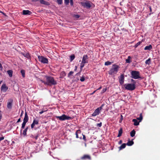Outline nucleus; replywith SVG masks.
Here are the masks:
<instances>
[{"label": "nucleus", "instance_id": "a878e982", "mask_svg": "<svg viewBox=\"0 0 160 160\" xmlns=\"http://www.w3.org/2000/svg\"><path fill=\"white\" fill-rule=\"evenodd\" d=\"M136 132L134 129H133L131 132H130V136L131 137H133L135 134Z\"/></svg>", "mask_w": 160, "mask_h": 160}, {"label": "nucleus", "instance_id": "79ce46f5", "mask_svg": "<svg viewBox=\"0 0 160 160\" xmlns=\"http://www.w3.org/2000/svg\"><path fill=\"white\" fill-rule=\"evenodd\" d=\"M102 125V122H100L99 123H97V126L99 127H100Z\"/></svg>", "mask_w": 160, "mask_h": 160}, {"label": "nucleus", "instance_id": "20e7f679", "mask_svg": "<svg viewBox=\"0 0 160 160\" xmlns=\"http://www.w3.org/2000/svg\"><path fill=\"white\" fill-rule=\"evenodd\" d=\"M56 118L60 121H64L66 120H71L72 118L69 116H67L65 114H62L61 116H56Z\"/></svg>", "mask_w": 160, "mask_h": 160}, {"label": "nucleus", "instance_id": "473e14b6", "mask_svg": "<svg viewBox=\"0 0 160 160\" xmlns=\"http://www.w3.org/2000/svg\"><path fill=\"white\" fill-rule=\"evenodd\" d=\"M75 56L74 55H72L70 56V61L72 62L75 58Z\"/></svg>", "mask_w": 160, "mask_h": 160}, {"label": "nucleus", "instance_id": "0eeeda50", "mask_svg": "<svg viewBox=\"0 0 160 160\" xmlns=\"http://www.w3.org/2000/svg\"><path fill=\"white\" fill-rule=\"evenodd\" d=\"M38 58L39 60L43 63L47 64L48 63V59L42 56H38Z\"/></svg>", "mask_w": 160, "mask_h": 160}, {"label": "nucleus", "instance_id": "6e6d98bb", "mask_svg": "<svg viewBox=\"0 0 160 160\" xmlns=\"http://www.w3.org/2000/svg\"><path fill=\"white\" fill-rule=\"evenodd\" d=\"M75 17L77 18H79V16L78 15H75Z\"/></svg>", "mask_w": 160, "mask_h": 160}, {"label": "nucleus", "instance_id": "f8f14e48", "mask_svg": "<svg viewBox=\"0 0 160 160\" xmlns=\"http://www.w3.org/2000/svg\"><path fill=\"white\" fill-rule=\"evenodd\" d=\"M82 160H91V156L88 155H84L81 158Z\"/></svg>", "mask_w": 160, "mask_h": 160}, {"label": "nucleus", "instance_id": "c03bdc74", "mask_svg": "<svg viewBox=\"0 0 160 160\" xmlns=\"http://www.w3.org/2000/svg\"><path fill=\"white\" fill-rule=\"evenodd\" d=\"M73 73V72L72 71L70 72L68 74V76H69L70 75H72Z\"/></svg>", "mask_w": 160, "mask_h": 160}, {"label": "nucleus", "instance_id": "603ef678", "mask_svg": "<svg viewBox=\"0 0 160 160\" xmlns=\"http://www.w3.org/2000/svg\"><path fill=\"white\" fill-rule=\"evenodd\" d=\"M23 111L22 110V112H21V114H20V117H21L22 116L23 114Z\"/></svg>", "mask_w": 160, "mask_h": 160}, {"label": "nucleus", "instance_id": "f704fd0d", "mask_svg": "<svg viewBox=\"0 0 160 160\" xmlns=\"http://www.w3.org/2000/svg\"><path fill=\"white\" fill-rule=\"evenodd\" d=\"M141 43V41H140L138 43H137L134 46V47L135 48H136Z\"/></svg>", "mask_w": 160, "mask_h": 160}, {"label": "nucleus", "instance_id": "1a4fd4ad", "mask_svg": "<svg viewBox=\"0 0 160 160\" xmlns=\"http://www.w3.org/2000/svg\"><path fill=\"white\" fill-rule=\"evenodd\" d=\"M76 137L77 138H79L80 139H82V134L81 133L80 130H77L75 132Z\"/></svg>", "mask_w": 160, "mask_h": 160}, {"label": "nucleus", "instance_id": "cd10ccee", "mask_svg": "<svg viewBox=\"0 0 160 160\" xmlns=\"http://www.w3.org/2000/svg\"><path fill=\"white\" fill-rule=\"evenodd\" d=\"M23 55L25 57H26L28 59H29L30 58V55L28 53H27L25 54H23Z\"/></svg>", "mask_w": 160, "mask_h": 160}, {"label": "nucleus", "instance_id": "58836bf2", "mask_svg": "<svg viewBox=\"0 0 160 160\" xmlns=\"http://www.w3.org/2000/svg\"><path fill=\"white\" fill-rule=\"evenodd\" d=\"M69 2V0H64V3L66 5L68 4Z\"/></svg>", "mask_w": 160, "mask_h": 160}, {"label": "nucleus", "instance_id": "4d7b16f0", "mask_svg": "<svg viewBox=\"0 0 160 160\" xmlns=\"http://www.w3.org/2000/svg\"><path fill=\"white\" fill-rule=\"evenodd\" d=\"M77 66H75V71H76L77 69Z\"/></svg>", "mask_w": 160, "mask_h": 160}, {"label": "nucleus", "instance_id": "9b49d317", "mask_svg": "<svg viewBox=\"0 0 160 160\" xmlns=\"http://www.w3.org/2000/svg\"><path fill=\"white\" fill-rule=\"evenodd\" d=\"M39 123V120L36 119L35 118H33L32 123L31 124V128L32 129L34 128L35 125H38Z\"/></svg>", "mask_w": 160, "mask_h": 160}, {"label": "nucleus", "instance_id": "ea45409f", "mask_svg": "<svg viewBox=\"0 0 160 160\" xmlns=\"http://www.w3.org/2000/svg\"><path fill=\"white\" fill-rule=\"evenodd\" d=\"M107 90V89L106 88H103V89L102 90V91L101 93H104Z\"/></svg>", "mask_w": 160, "mask_h": 160}, {"label": "nucleus", "instance_id": "c9c22d12", "mask_svg": "<svg viewBox=\"0 0 160 160\" xmlns=\"http://www.w3.org/2000/svg\"><path fill=\"white\" fill-rule=\"evenodd\" d=\"M85 78L84 76H82V77H81L80 78V80L81 82H83L85 81Z\"/></svg>", "mask_w": 160, "mask_h": 160}, {"label": "nucleus", "instance_id": "09e8293b", "mask_svg": "<svg viewBox=\"0 0 160 160\" xmlns=\"http://www.w3.org/2000/svg\"><path fill=\"white\" fill-rule=\"evenodd\" d=\"M4 139V137H0V142L1 141L3 140Z\"/></svg>", "mask_w": 160, "mask_h": 160}, {"label": "nucleus", "instance_id": "69168bd1", "mask_svg": "<svg viewBox=\"0 0 160 160\" xmlns=\"http://www.w3.org/2000/svg\"><path fill=\"white\" fill-rule=\"evenodd\" d=\"M45 110H45H45H43L42 111H45Z\"/></svg>", "mask_w": 160, "mask_h": 160}, {"label": "nucleus", "instance_id": "2eb2a0df", "mask_svg": "<svg viewBox=\"0 0 160 160\" xmlns=\"http://www.w3.org/2000/svg\"><path fill=\"white\" fill-rule=\"evenodd\" d=\"M28 120V117L26 112H25V116L23 120V122H27Z\"/></svg>", "mask_w": 160, "mask_h": 160}, {"label": "nucleus", "instance_id": "f03ea898", "mask_svg": "<svg viewBox=\"0 0 160 160\" xmlns=\"http://www.w3.org/2000/svg\"><path fill=\"white\" fill-rule=\"evenodd\" d=\"M119 68V66L116 64L112 65V68L108 72V73L111 75H114L117 73L118 69Z\"/></svg>", "mask_w": 160, "mask_h": 160}, {"label": "nucleus", "instance_id": "39448f33", "mask_svg": "<svg viewBox=\"0 0 160 160\" xmlns=\"http://www.w3.org/2000/svg\"><path fill=\"white\" fill-rule=\"evenodd\" d=\"M124 86L126 89L129 90H134L135 88V85L133 83L125 84Z\"/></svg>", "mask_w": 160, "mask_h": 160}, {"label": "nucleus", "instance_id": "a18cd8bd", "mask_svg": "<svg viewBox=\"0 0 160 160\" xmlns=\"http://www.w3.org/2000/svg\"><path fill=\"white\" fill-rule=\"evenodd\" d=\"M97 108L98 109V110H99V111H100V112H101V110L102 109V107L101 106L100 107Z\"/></svg>", "mask_w": 160, "mask_h": 160}, {"label": "nucleus", "instance_id": "3c124183", "mask_svg": "<svg viewBox=\"0 0 160 160\" xmlns=\"http://www.w3.org/2000/svg\"><path fill=\"white\" fill-rule=\"evenodd\" d=\"M122 140H120L119 142L118 143L119 144H122Z\"/></svg>", "mask_w": 160, "mask_h": 160}, {"label": "nucleus", "instance_id": "5fc2aeb1", "mask_svg": "<svg viewBox=\"0 0 160 160\" xmlns=\"http://www.w3.org/2000/svg\"><path fill=\"white\" fill-rule=\"evenodd\" d=\"M38 137V135L34 136V138H35L36 140L37 139Z\"/></svg>", "mask_w": 160, "mask_h": 160}, {"label": "nucleus", "instance_id": "aec40b11", "mask_svg": "<svg viewBox=\"0 0 160 160\" xmlns=\"http://www.w3.org/2000/svg\"><path fill=\"white\" fill-rule=\"evenodd\" d=\"M152 48V46L151 45L146 46L144 48L145 50H150Z\"/></svg>", "mask_w": 160, "mask_h": 160}, {"label": "nucleus", "instance_id": "5701e85b", "mask_svg": "<svg viewBox=\"0 0 160 160\" xmlns=\"http://www.w3.org/2000/svg\"><path fill=\"white\" fill-rule=\"evenodd\" d=\"M40 3L42 4H44V5H48V2H47L46 1H45L44 0H41L40 1Z\"/></svg>", "mask_w": 160, "mask_h": 160}, {"label": "nucleus", "instance_id": "e433bc0d", "mask_svg": "<svg viewBox=\"0 0 160 160\" xmlns=\"http://www.w3.org/2000/svg\"><path fill=\"white\" fill-rule=\"evenodd\" d=\"M82 136H83L82 139L84 140V141L85 142H86L87 141V139H86V136H85V135H83L82 134Z\"/></svg>", "mask_w": 160, "mask_h": 160}, {"label": "nucleus", "instance_id": "72a5a7b5", "mask_svg": "<svg viewBox=\"0 0 160 160\" xmlns=\"http://www.w3.org/2000/svg\"><path fill=\"white\" fill-rule=\"evenodd\" d=\"M112 62H109V61H108L105 63V65L108 66L109 65H110L111 64Z\"/></svg>", "mask_w": 160, "mask_h": 160}, {"label": "nucleus", "instance_id": "680f3d73", "mask_svg": "<svg viewBox=\"0 0 160 160\" xmlns=\"http://www.w3.org/2000/svg\"><path fill=\"white\" fill-rule=\"evenodd\" d=\"M96 90H95V91H94L91 94H93L94 93L96 92Z\"/></svg>", "mask_w": 160, "mask_h": 160}, {"label": "nucleus", "instance_id": "4468645a", "mask_svg": "<svg viewBox=\"0 0 160 160\" xmlns=\"http://www.w3.org/2000/svg\"><path fill=\"white\" fill-rule=\"evenodd\" d=\"M12 105V101H10L7 102V107L9 109H11Z\"/></svg>", "mask_w": 160, "mask_h": 160}, {"label": "nucleus", "instance_id": "7ed1b4c3", "mask_svg": "<svg viewBox=\"0 0 160 160\" xmlns=\"http://www.w3.org/2000/svg\"><path fill=\"white\" fill-rule=\"evenodd\" d=\"M88 56L87 55H84L82 59L80 64V69L82 70L84 66V64L88 63Z\"/></svg>", "mask_w": 160, "mask_h": 160}, {"label": "nucleus", "instance_id": "a19ab883", "mask_svg": "<svg viewBox=\"0 0 160 160\" xmlns=\"http://www.w3.org/2000/svg\"><path fill=\"white\" fill-rule=\"evenodd\" d=\"M123 117L122 115H121V117H120V118L119 121V122L120 123L122 122V121L123 119Z\"/></svg>", "mask_w": 160, "mask_h": 160}, {"label": "nucleus", "instance_id": "8fccbe9b", "mask_svg": "<svg viewBox=\"0 0 160 160\" xmlns=\"http://www.w3.org/2000/svg\"><path fill=\"white\" fill-rule=\"evenodd\" d=\"M21 121V118H19L18 119V121L17 122V123L19 122H20Z\"/></svg>", "mask_w": 160, "mask_h": 160}, {"label": "nucleus", "instance_id": "ddd939ff", "mask_svg": "<svg viewBox=\"0 0 160 160\" xmlns=\"http://www.w3.org/2000/svg\"><path fill=\"white\" fill-rule=\"evenodd\" d=\"M100 112V111H99V110H98V109L97 108L95 110L94 112L92 114V116H95L97 115H98Z\"/></svg>", "mask_w": 160, "mask_h": 160}, {"label": "nucleus", "instance_id": "c756f323", "mask_svg": "<svg viewBox=\"0 0 160 160\" xmlns=\"http://www.w3.org/2000/svg\"><path fill=\"white\" fill-rule=\"evenodd\" d=\"M27 122H23L22 123V124L21 128L22 129H24L25 128V127L26 124ZM22 129L21 130V131Z\"/></svg>", "mask_w": 160, "mask_h": 160}, {"label": "nucleus", "instance_id": "dca6fc26", "mask_svg": "<svg viewBox=\"0 0 160 160\" xmlns=\"http://www.w3.org/2000/svg\"><path fill=\"white\" fill-rule=\"evenodd\" d=\"M22 13L23 15H30L31 12L28 10H24L23 11Z\"/></svg>", "mask_w": 160, "mask_h": 160}, {"label": "nucleus", "instance_id": "0e129e2a", "mask_svg": "<svg viewBox=\"0 0 160 160\" xmlns=\"http://www.w3.org/2000/svg\"><path fill=\"white\" fill-rule=\"evenodd\" d=\"M2 82V81H1V82H0V83H1Z\"/></svg>", "mask_w": 160, "mask_h": 160}, {"label": "nucleus", "instance_id": "423d86ee", "mask_svg": "<svg viewBox=\"0 0 160 160\" xmlns=\"http://www.w3.org/2000/svg\"><path fill=\"white\" fill-rule=\"evenodd\" d=\"M132 77L134 79H137L140 78L139 72L137 71H132L131 72Z\"/></svg>", "mask_w": 160, "mask_h": 160}, {"label": "nucleus", "instance_id": "9d476101", "mask_svg": "<svg viewBox=\"0 0 160 160\" xmlns=\"http://www.w3.org/2000/svg\"><path fill=\"white\" fill-rule=\"evenodd\" d=\"M8 89V87L6 86L5 83L2 84L1 87V92H6Z\"/></svg>", "mask_w": 160, "mask_h": 160}, {"label": "nucleus", "instance_id": "4be33fe9", "mask_svg": "<svg viewBox=\"0 0 160 160\" xmlns=\"http://www.w3.org/2000/svg\"><path fill=\"white\" fill-rule=\"evenodd\" d=\"M28 127H26V128H25V129L23 130V132L22 133V135H23L24 136H26L27 135V130L28 129Z\"/></svg>", "mask_w": 160, "mask_h": 160}, {"label": "nucleus", "instance_id": "de8ad7c7", "mask_svg": "<svg viewBox=\"0 0 160 160\" xmlns=\"http://www.w3.org/2000/svg\"><path fill=\"white\" fill-rule=\"evenodd\" d=\"M70 0V4L71 6L73 5V0Z\"/></svg>", "mask_w": 160, "mask_h": 160}, {"label": "nucleus", "instance_id": "bb28decb", "mask_svg": "<svg viewBox=\"0 0 160 160\" xmlns=\"http://www.w3.org/2000/svg\"><path fill=\"white\" fill-rule=\"evenodd\" d=\"M7 73L10 77H12V70H9L7 71Z\"/></svg>", "mask_w": 160, "mask_h": 160}, {"label": "nucleus", "instance_id": "bf43d9fd", "mask_svg": "<svg viewBox=\"0 0 160 160\" xmlns=\"http://www.w3.org/2000/svg\"><path fill=\"white\" fill-rule=\"evenodd\" d=\"M102 88V87L101 86L97 90H99Z\"/></svg>", "mask_w": 160, "mask_h": 160}, {"label": "nucleus", "instance_id": "37998d69", "mask_svg": "<svg viewBox=\"0 0 160 160\" xmlns=\"http://www.w3.org/2000/svg\"><path fill=\"white\" fill-rule=\"evenodd\" d=\"M47 110H47V109H46V110H45V111H41L40 112H39V113L40 114H42L44 112H45L47 111Z\"/></svg>", "mask_w": 160, "mask_h": 160}, {"label": "nucleus", "instance_id": "a211bd4d", "mask_svg": "<svg viewBox=\"0 0 160 160\" xmlns=\"http://www.w3.org/2000/svg\"><path fill=\"white\" fill-rule=\"evenodd\" d=\"M132 122H134V125L135 126H138L139 124V122H138V120L135 119H133Z\"/></svg>", "mask_w": 160, "mask_h": 160}, {"label": "nucleus", "instance_id": "13d9d810", "mask_svg": "<svg viewBox=\"0 0 160 160\" xmlns=\"http://www.w3.org/2000/svg\"><path fill=\"white\" fill-rule=\"evenodd\" d=\"M149 9H150V11L151 12L152 11V8H151V7H149Z\"/></svg>", "mask_w": 160, "mask_h": 160}, {"label": "nucleus", "instance_id": "c85d7f7f", "mask_svg": "<svg viewBox=\"0 0 160 160\" xmlns=\"http://www.w3.org/2000/svg\"><path fill=\"white\" fill-rule=\"evenodd\" d=\"M21 73L22 75V76L23 78L25 77V71L24 70H21Z\"/></svg>", "mask_w": 160, "mask_h": 160}, {"label": "nucleus", "instance_id": "4c0bfd02", "mask_svg": "<svg viewBox=\"0 0 160 160\" xmlns=\"http://www.w3.org/2000/svg\"><path fill=\"white\" fill-rule=\"evenodd\" d=\"M57 1L59 4H61L62 3V0H57Z\"/></svg>", "mask_w": 160, "mask_h": 160}, {"label": "nucleus", "instance_id": "f257e3e1", "mask_svg": "<svg viewBox=\"0 0 160 160\" xmlns=\"http://www.w3.org/2000/svg\"><path fill=\"white\" fill-rule=\"evenodd\" d=\"M46 85H55L56 84L57 82L52 77L46 76Z\"/></svg>", "mask_w": 160, "mask_h": 160}, {"label": "nucleus", "instance_id": "49530a36", "mask_svg": "<svg viewBox=\"0 0 160 160\" xmlns=\"http://www.w3.org/2000/svg\"><path fill=\"white\" fill-rule=\"evenodd\" d=\"M40 81L42 83H44L45 85H46V82L42 80H40Z\"/></svg>", "mask_w": 160, "mask_h": 160}, {"label": "nucleus", "instance_id": "6ab92c4d", "mask_svg": "<svg viewBox=\"0 0 160 160\" xmlns=\"http://www.w3.org/2000/svg\"><path fill=\"white\" fill-rule=\"evenodd\" d=\"M126 144L125 143L122 144L120 147H118L119 151H120L123 149L124 148L126 147Z\"/></svg>", "mask_w": 160, "mask_h": 160}, {"label": "nucleus", "instance_id": "b1692460", "mask_svg": "<svg viewBox=\"0 0 160 160\" xmlns=\"http://www.w3.org/2000/svg\"><path fill=\"white\" fill-rule=\"evenodd\" d=\"M122 128H120L119 132H118V137H120L121 135L122 134Z\"/></svg>", "mask_w": 160, "mask_h": 160}, {"label": "nucleus", "instance_id": "e2e57ef3", "mask_svg": "<svg viewBox=\"0 0 160 160\" xmlns=\"http://www.w3.org/2000/svg\"><path fill=\"white\" fill-rule=\"evenodd\" d=\"M2 67V65H1V63H0V68H1Z\"/></svg>", "mask_w": 160, "mask_h": 160}, {"label": "nucleus", "instance_id": "393cba45", "mask_svg": "<svg viewBox=\"0 0 160 160\" xmlns=\"http://www.w3.org/2000/svg\"><path fill=\"white\" fill-rule=\"evenodd\" d=\"M131 57L130 56L128 57V58L126 60V62L127 63H130L131 62V61L130 60Z\"/></svg>", "mask_w": 160, "mask_h": 160}, {"label": "nucleus", "instance_id": "f3484780", "mask_svg": "<svg viewBox=\"0 0 160 160\" xmlns=\"http://www.w3.org/2000/svg\"><path fill=\"white\" fill-rule=\"evenodd\" d=\"M119 81V83L121 84H122L123 83L124 81V78L122 75L121 76Z\"/></svg>", "mask_w": 160, "mask_h": 160}, {"label": "nucleus", "instance_id": "412c9836", "mask_svg": "<svg viewBox=\"0 0 160 160\" xmlns=\"http://www.w3.org/2000/svg\"><path fill=\"white\" fill-rule=\"evenodd\" d=\"M134 144V142L132 141H130L129 139V141H128V142L126 143V144L128 146H131L132 145Z\"/></svg>", "mask_w": 160, "mask_h": 160}, {"label": "nucleus", "instance_id": "864d4df0", "mask_svg": "<svg viewBox=\"0 0 160 160\" xmlns=\"http://www.w3.org/2000/svg\"><path fill=\"white\" fill-rule=\"evenodd\" d=\"M30 137H31L32 138H34V135H32V134L30 136Z\"/></svg>", "mask_w": 160, "mask_h": 160}, {"label": "nucleus", "instance_id": "6e6552de", "mask_svg": "<svg viewBox=\"0 0 160 160\" xmlns=\"http://www.w3.org/2000/svg\"><path fill=\"white\" fill-rule=\"evenodd\" d=\"M91 3L89 1H87L85 2H81L82 5L84 7L87 8H89L91 6Z\"/></svg>", "mask_w": 160, "mask_h": 160}, {"label": "nucleus", "instance_id": "7c9ffc66", "mask_svg": "<svg viewBox=\"0 0 160 160\" xmlns=\"http://www.w3.org/2000/svg\"><path fill=\"white\" fill-rule=\"evenodd\" d=\"M142 119V113L140 115V116L139 118H137V119L139 120V122H141Z\"/></svg>", "mask_w": 160, "mask_h": 160}, {"label": "nucleus", "instance_id": "2f4dec72", "mask_svg": "<svg viewBox=\"0 0 160 160\" xmlns=\"http://www.w3.org/2000/svg\"><path fill=\"white\" fill-rule=\"evenodd\" d=\"M151 62V59L150 58H149L148 60H146L145 61V63L146 64L149 65Z\"/></svg>", "mask_w": 160, "mask_h": 160}, {"label": "nucleus", "instance_id": "052dcab7", "mask_svg": "<svg viewBox=\"0 0 160 160\" xmlns=\"http://www.w3.org/2000/svg\"><path fill=\"white\" fill-rule=\"evenodd\" d=\"M104 104H102V105L101 106V107H102V108L104 106Z\"/></svg>", "mask_w": 160, "mask_h": 160}]
</instances>
